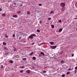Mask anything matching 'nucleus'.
<instances>
[{"mask_svg":"<svg viewBox=\"0 0 77 77\" xmlns=\"http://www.w3.org/2000/svg\"><path fill=\"white\" fill-rule=\"evenodd\" d=\"M60 5H61V7H62V8H64L65 6V3L61 2L60 4Z\"/></svg>","mask_w":77,"mask_h":77,"instance_id":"2","label":"nucleus"},{"mask_svg":"<svg viewBox=\"0 0 77 77\" xmlns=\"http://www.w3.org/2000/svg\"><path fill=\"white\" fill-rule=\"evenodd\" d=\"M21 12V11H19L18 12H17V14H20V13Z\"/></svg>","mask_w":77,"mask_h":77,"instance_id":"24","label":"nucleus"},{"mask_svg":"<svg viewBox=\"0 0 77 77\" xmlns=\"http://www.w3.org/2000/svg\"><path fill=\"white\" fill-rule=\"evenodd\" d=\"M39 57H41V55L40 54L39 55Z\"/></svg>","mask_w":77,"mask_h":77,"instance_id":"42","label":"nucleus"},{"mask_svg":"<svg viewBox=\"0 0 77 77\" xmlns=\"http://www.w3.org/2000/svg\"><path fill=\"white\" fill-rule=\"evenodd\" d=\"M16 4V3H14V5H15Z\"/></svg>","mask_w":77,"mask_h":77,"instance_id":"46","label":"nucleus"},{"mask_svg":"<svg viewBox=\"0 0 77 77\" xmlns=\"http://www.w3.org/2000/svg\"><path fill=\"white\" fill-rule=\"evenodd\" d=\"M71 68H69V69H68V70H69V71H70V70H71Z\"/></svg>","mask_w":77,"mask_h":77,"instance_id":"38","label":"nucleus"},{"mask_svg":"<svg viewBox=\"0 0 77 77\" xmlns=\"http://www.w3.org/2000/svg\"><path fill=\"white\" fill-rule=\"evenodd\" d=\"M43 73H46V72H47V71H43Z\"/></svg>","mask_w":77,"mask_h":77,"instance_id":"22","label":"nucleus"},{"mask_svg":"<svg viewBox=\"0 0 77 77\" xmlns=\"http://www.w3.org/2000/svg\"><path fill=\"white\" fill-rule=\"evenodd\" d=\"M33 54V52H31L29 54V56H32V54Z\"/></svg>","mask_w":77,"mask_h":77,"instance_id":"12","label":"nucleus"},{"mask_svg":"<svg viewBox=\"0 0 77 77\" xmlns=\"http://www.w3.org/2000/svg\"><path fill=\"white\" fill-rule=\"evenodd\" d=\"M50 47L51 49H55L56 48V46H51Z\"/></svg>","mask_w":77,"mask_h":77,"instance_id":"3","label":"nucleus"},{"mask_svg":"<svg viewBox=\"0 0 77 77\" xmlns=\"http://www.w3.org/2000/svg\"><path fill=\"white\" fill-rule=\"evenodd\" d=\"M76 65H77V64H76Z\"/></svg>","mask_w":77,"mask_h":77,"instance_id":"48","label":"nucleus"},{"mask_svg":"<svg viewBox=\"0 0 77 77\" xmlns=\"http://www.w3.org/2000/svg\"><path fill=\"white\" fill-rule=\"evenodd\" d=\"M30 71H30V70H26V72H27L28 74H30Z\"/></svg>","mask_w":77,"mask_h":77,"instance_id":"4","label":"nucleus"},{"mask_svg":"<svg viewBox=\"0 0 77 77\" xmlns=\"http://www.w3.org/2000/svg\"><path fill=\"white\" fill-rule=\"evenodd\" d=\"M62 77H65V74H63L62 75Z\"/></svg>","mask_w":77,"mask_h":77,"instance_id":"23","label":"nucleus"},{"mask_svg":"<svg viewBox=\"0 0 77 77\" xmlns=\"http://www.w3.org/2000/svg\"><path fill=\"white\" fill-rule=\"evenodd\" d=\"M20 73H22V72H23V71H20Z\"/></svg>","mask_w":77,"mask_h":77,"instance_id":"31","label":"nucleus"},{"mask_svg":"<svg viewBox=\"0 0 77 77\" xmlns=\"http://www.w3.org/2000/svg\"><path fill=\"white\" fill-rule=\"evenodd\" d=\"M75 71L76 72V70H75Z\"/></svg>","mask_w":77,"mask_h":77,"instance_id":"47","label":"nucleus"},{"mask_svg":"<svg viewBox=\"0 0 77 77\" xmlns=\"http://www.w3.org/2000/svg\"><path fill=\"white\" fill-rule=\"evenodd\" d=\"M3 45H6V43L5 42H3Z\"/></svg>","mask_w":77,"mask_h":77,"instance_id":"13","label":"nucleus"},{"mask_svg":"<svg viewBox=\"0 0 77 77\" xmlns=\"http://www.w3.org/2000/svg\"><path fill=\"white\" fill-rule=\"evenodd\" d=\"M61 21L62 20H59V22L60 23H61Z\"/></svg>","mask_w":77,"mask_h":77,"instance_id":"34","label":"nucleus"},{"mask_svg":"<svg viewBox=\"0 0 77 77\" xmlns=\"http://www.w3.org/2000/svg\"><path fill=\"white\" fill-rule=\"evenodd\" d=\"M4 49L5 50H8V48L7 47H4Z\"/></svg>","mask_w":77,"mask_h":77,"instance_id":"5","label":"nucleus"},{"mask_svg":"<svg viewBox=\"0 0 77 77\" xmlns=\"http://www.w3.org/2000/svg\"><path fill=\"white\" fill-rule=\"evenodd\" d=\"M32 45H34V44H35V43H32Z\"/></svg>","mask_w":77,"mask_h":77,"instance_id":"43","label":"nucleus"},{"mask_svg":"<svg viewBox=\"0 0 77 77\" xmlns=\"http://www.w3.org/2000/svg\"><path fill=\"white\" fill-rule=\"evenodd\" d=\"M72 57H73L74 56V54H72Z\"/></svg>","mask_w":77,"mask_h":77,"instance_id":"39","label":"nucleus"},{"mask_svg":"<svg viewBox=\"0 0 77 77\" xmlns=\"http://www.w3.org/2000/svg\"><path fill=\"white\" fill-rule=\"evenodd\" d=\"M74 20H77V18H74Z\"/></svg>","mask_w":77,"mask_h":77,"instance_id":"40","label":"nucleus"},{"mask_svg":"<svg viewBox=\"0 0 77 77\" xmlns=\"http://www.w3.org/2000/svg\"><path fill=\"white\" fill-rule=\"evenodd\" d=\"M2 16H3V17H5V16L6 15V14H2Z\"/></svg>","mask_w":77,"mask_h":77,"instance_id":"18","label":"nucleus"},{"mask_svg":"<svg viewBox=\"0 0 77 77\" xmlns=\"http://www.w3.org/2000/svg\"><path fill=\"white\" fill-rule=\"evenodd\" d=\"M62 31V28H60L59 29V32H61Z\"/></svg>","mask_w":77,"mask_h":77,"instance_id":"8","label":"nucleus"},{"mask_svg":"<svg viewBox=\"0 0 77 77\" xmlns=\"http://www.w3.org/2000/svg\"><path fill=\"white\" fill-rule=\"evenodd\" d=\"M49 43L51 44V45H53V44H54V42H50Z\"/></svg>","mask_w":77,"mask_h":77,"instance_id":"9","label":"nucleus"},{"mask_svg":"<svg viewBox=\"0 0 77 77\" xmlns=\"http://www.w3.org/2000/svg\"><path fill=\"white\" fill-rule=\"evenodd\" d=\"M9 62H10V63H13V62H13V61L12 60H10L9 61Z\"/></svg>","mask_w":77,"mask_h":77,"instance_id":"11","label":"nucleus"},{"mask_svg":"<svg viewBox=\"0 0 77 77\" xmlns=\"http://www.w3.org/2000/svg\"><path fill=\"white\" fill-rule=\"evenodd\" d=\"M65 8H62V11H65Z\"/></svg>","mask_w":77,"mask_h":77,"instance_id":"16","label":"nucleus"},{"mask_svg":"<svg viewBox=\"0 0 77 77\" xmlns=\"http://www.w3.org/2000/svg\"><path fill=\"white\" fill-rule=\"evenodd\" d=\"M40 54H42L43 56H44V55H45V54H44V53H43V52H41L40 53Z\"/></svg>","mask_w":77,"mask_h":77,"instance_id":"14","label":"nucleus"},{"mask_svg":"<svg viewBox=\"0 0 77 77\" xmlns=\"http://www.w3.org/2000/svg\"><path fill=\"white\" fill-rule=\"evenodd\" d=\"M75 69H77V66L75 67Z\"/></svg>","mask_w":77,"mask_h":77,"instance_id":"36","label":"nucleus"},{"mask_svg":"<svg viewBox=\"0 0 77 77\" xmlns=\"http://www.w3.org/2000/svg\"><path fill=\"white\" fill-rule=\"evenodd\" d=\"M5 38H8V36L6 35V34H5Z\"/></svg>","mask_w":77,"mask_h":77,"instance_id":"19","label":"nucleus"},{"mask_svg":"<svg viewBox=\"0 0 77 77\" xmlns=\"http://www.w3.org/2000/svg\"><path fill=\"white\" fill-rule=\"evenodd\" d=\"M61 63H64V61L63 60H62L61 61Z\"/></svg>","mask_w":77,"mask_h":77,"instance_id":"20","label":"nucleus"},{"mask_svg":"<svg viewBox=\"0 0 77 77\" xmlns=\"http://www.w3.org/2000/svg\"><path fill=\"white\" fill-rule=\"evenodd\" d=\"M39 6H42V5L41 4H40L39 5Z\"/></svg>","mask_w":77,"mask_h":77,"instance_id":"33","label":"nucleus"},{"mask_svg":"<svg viewBox=\"0 0 77 77\" xmlns=\"http://www.w3.org/2000/svg\"><path fill=\"white\" fill-rule=\"evenodd\" d=\"M36 31L37 32H40V30H39L37 29Z\"/></svg>","mask_w":77,"mask_h":77,"instance_id":"26","label":"nucleus"},{"mask_svg":"<svg viewBox=\"0 0 77 77\" xmlns=\"http://www.w3.org/2000/svg\"><path fill=\"white\" fill-rule=\"evenodd\" d=\"M54 11H51L50 12V14H54Z\"/></svg>","mask_w":77,"mask_h":77,"instance_id":"7","label":"nucleus"},{"mask_svg":"<svg viewBox=\"0 0 77 77\" xmlns=\"http://www.w3.org/2000/svg\"><path fill=\"white\" fill-rule=\"evenodd\" d=\"M13 17L14 18H17V17H18V16L16 15H14L13 16Z\"/></svg>","mask_w":77,"mask_h":77,"instance_id":"6","label":"nucleus"},{"mask_svg":"<svg viewBox=\"0 0 77 77\" xmlns=\"http://www.w3.org/2000/svg\"><path fill=\"white\" fill-rule=\"evenodd\" d=\"M39 23H40V24H41V23H42V21H39Z\"/></svg>","mask_w":77,"mask_h":77,"instance_id":"35","label":"nucleus"},{"mask_svg":"<svg viewBox=\"0 0 77 77\" xmlns=\"http://www.w3.org/2000/svg\"><path fill=\"white\" fill-rule=\"evenodd\" d=\"M22 60H27V59L26 58H22Z\"/></svg>","mask_w":77,"mask_h":77,"instance_id":"17","label":"nucleus"},{"mask_svg":"<svg viewBox=\"0 0 77 77\" xmlns=\"http://www.w3.org/2000/svg\"><path fill=\"white\" fill-rule=\"evenodd\" d=\"M13 37H15V34H13Z\"/></svg>","mask_w":77,"mask_h":77,"instance_id":"37","label":"nucleus"},{"mask_svg":"<svg viewBox=\"0 0 77 77\" xmlns=\"http://www.w3.org/2000/svg\"><path fill=\"white\" fill-rule=\"evenodd\" d=\"M51 28L52 29H54V25H51Z\"/></svg>","mask_w":77,"mask_h":77,"instance_id":"10","label":"nucleus"},{"mask_svg":"<svg viewBox=\"0 0 77 77\" xmlns=\"http://www.w3.org/2000/svg\"><path fill=\"white\" fill-rule=\"evenodd\" d=\"M11 19H12V20H14V18H11Z\"/></svg>","mask_w":77,"mask_h":77,"instance_id":"45","label":"nucleus"},{"mask_svg":"<svg viewBox=\"0 0 77 77\" xmlns=\"http://www.w3.org/2000/svg\"><path fill=\"white\" fill-rule=\"evenodd\" d=\"M27 14L28 15H29L30 14V12L29 11H28L27 12Z\"/></svg>","mask_w":77,"mask_h":77,"instance_id":"27","label":"nucleus"},{"mask_svg":"<svg viewBox=\"0 0 77 77\" xmlns=\"http://www.w3.org/2000/svg\"><path fill=\"white\" fill-rule=\"evenodd\" d=\"M20 6H23V4H20Z\"/></svg>","mask_w":77,"mask_h":77,"instance_id":"41","label":"nucleus"},{"mask_svg":"<svg viewBox=\"0 0 77 77\" xmlns=\"http://www.w3.org/2000/svg\"><path fill=\"white\" fill-rule=\"evenodd\" d=\"M76 26H77V24L76 25Z\"/></svg>","mask_w":77,"mask_h":77,"instance_id":"49","label":"nucleus"},{"mask_svg":"<svg viewBox=\"0 0 77 77\" xmlns=\"http://www.w3.org/2000/svg\"><path fill=\"white\" fill-rule=\"evenodd\" d=\"M51 19V17H49L48 18V20H50Z\"/></svg>","mask_w":77,"mask_h":77,"instance_id":"28","label":"nucleus"},{"mask_svg":"<svg viewBox=\"0 0 77 77\" xmlns=\"http://www.w3.org/2000/svg\"><path fill=\"white\" fill-rule=\"evenodd\" d=\"M70 73V72H68L66 73L67 75H68Z\"/></svg>","mask_w":77,"mask_h":77,"instance_id":"25","label":"nucleus"},{"mask_svg":"<svg viewBox=\"0 0 77 77\" xmlns=\"http://www.w3.org/2000/svg\"><path fill=\"white\" fill-rule=\"evenodd\" d=\"M2 11V8H0V12Z\"/></svg>","mask_w":77,"mask_h":77,"instance_id":"30","label":"nucleus"},{"mask_svg":"<svg viewBox=\"0 0 77 77\" xmlns=\"http://www.w3.org/2000/svg\"><path fill=\"white\" fill-rule=\"evenodd\" d=\"M20 3H22V2L21 1H19Z\"/></svg>","mask_w":77,"mask_h":77,"instance_id":"44","label":"nucleus"},{"mask_svg":"<svg viewBox=\"0 0 77 77\" xmlns=\"http://www.w3.org/2000/svg\"><path fill=\"white\" fill-rule=\"evenodd\" d=\"M33 36L36 37V35L34 34H32L31 35L29 36L28 38H30L31 39H33Z\"/></svg>","mask_w":77,"mask_h":77,"instance_id":"1","label":"nucleus"},{"mask_svg":"<svg viewBox=\"0 0 77 77\" xmlns=\"http://www.w3.org/2000/svg\"><path fill=\"white\" fill-rule=\"evenodd\" d=\"M14 51H16V48H15V47H14Z\"/></svg>","mask_w":77,"mask_h":77,"instance_id":"29","label":"nucleus"},{"mask_svg":"<svg viewBox=\"0 0 77 77\" xmlns=\"http://www.w3.org/2000/svg\"><path fill=\"white\" fill-rule=\"evenodd\" d=\"M1 68H2V69L3 68V65H2Z\"/></svg>","mask_w":77,"mask_h":77,"instance_id":"32","label":"nucleus"},{"mask_svg":"<svg viewBox=\"0 0 77 77\" xmlns=\"http://www.w3.org/2000/svg\"><path fill=\"white\" fill-rule=\"evenodd\" d=\"M20 68H24L25 67H24V66H22V67H21V66H20Z\"/></svg>","mask_w":77,"mask_h":77,"instance_id":"21","label":"nucleus"},{"mask_svg":"<svg viewBox=\"0 0 77 77\" xmlns=\"http://www.w3.org/2000/svg\"><path fill=\"white\" fill-rule=\"evenodd\" d=\"M32 60H36V57H32Z\"/></svg>","mask_w":77,"mask_h":77,"instance_id":"15","label":"nucleus"}]
</instances>
